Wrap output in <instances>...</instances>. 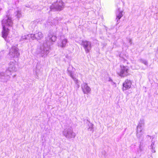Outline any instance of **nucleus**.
Listing matches in <instances>:
<instances>
[{
    "label": "nucleus",
    "instance_id": "dca6fc26",
    "mask_svg": "<svg viewBox=\"0 0 158 158\" xmlns=\"http://www.w3.org/2000/svg\"><path fill=\"white\" fill-rule=\"evenodd\" d=\"M31 34L22 35L20 39V41H22L25 40L29 39L31 38Z\"/></svg>",
    "mask_w": 158,
    "mask_h": 158
},
{
    "label": "nucleus",
    "instance_id": "4468645a",
    "mask_svg": "<svg viewBox=\"0 0 158 158\" xmlns=\"http://www.w3.org/2000/svg\"><path fill=\"white\" fill-rule=\"evenodd\" d=\"M118 12H117L116 14V20H117V24H118L119 23V22H118V20L121 18L123 16V11H120L119 10V9H118Z\"/></svg>",
    "mask_w": 158,
    "mask_h": 158
},
{
    "label": "nucleus",
    "instance_id": "5701e85b",
    "mask_svg": "<svg viewBox=\"0 0 158 158\" xmlns=\"http://www.w3.org/2000/svg\"><path fill=\"white\" fill-rule=\"evenodd\" d=\"M139 61L140 62L143 64L145 65H148V62L146 60L141 59L139 60Z\"/></svg>",
    "mask_w": 158,
    "mask_h": 158
},
{
    "label": "nucleus",
    "instance_id": "f03ea898",
    "mask_svg": "<svg viewBox=\"0 0 158 158\" xmlns=\"http://www.w3.org/2000/svg\"><path fill=\"white\" fill-rule=\"evenodd\" d=\"M50 43L48 44L47 41H45L42 44L40 47L36 50V52L37 54H40L42 57H46L49 53V45Z\"/></svg>",
    "mask_w": 158,
    "mask_h": 158
},
{
    "label": "nucleus",
    "instance_id": "aec40b11",
    "mask_svg": "<svg viewBox=\"0 0 158 158\" xmlns=\"http://www.w3.org/2000/svg\"><path fill=\"white\" fill-rule=\"evenodd\" d=\"M155 148L154 142H152L150 148L151 149V151L152 153H155L156 152Z\"/></svg>",
    "mask_w": 158,
    "mask_h": 158
},
{
    "label": "nucleus",
    "instance_id": "a878e982",
    "mask_svg": "<svg viewBox=\"0 0 158 158\" xmlns=\"http://www.w3.org/2000/svg\"><path fill=\"white\" fill-rule=\"evenodd\" d=\"M1 10V9H0V10Z\"/></svg>",
    "mask_w": 158,
    "mask_h": 158
},
{
    "label": "nucleus",
    "instance_id": "b1692460",
    "mask_svg": "<svg viewBox=\"0 0 158 158\" xmlns=\"http://www.w3.org/2000/svg\"><path fill=\"white\" fill-rule=\"evenodd\" d=\"M58 23V21L56 20H54L53 22L52 23V26L56 25V24Z\"/></svg>",
    "mask_w": 158,
    "mask_h": 158
},
{
    "label": "nucleus",
    "instance_id": "6e6552de",
    "mask_svg": "<svg viewBox=\"0 0 158 158\" xmlns=\"http://www.w3.org/2000/svg\"><path fill=\"white\" fill-rule=\"evenodd\" d=\"M129 68L127 66L121 65L120 70L118 72V74L121 77H124L128 74Z\"/></svg>",
    "mask_w": 158,
    "mask_h": 158
},
{
    "label": "nucleus",
    "instance_id": "9b49d317",
    "mask_svg": "<svg viewBox=\"0 0 158 158\" xmlns=\"http://www.w3.org/2000/svg\"><path fill=\"white\" fill-rule=\"evenodd\" d=\"M131 82L130 80L128 79L126 80L123 84L122 90L124 91L129 89L131 87Z\"/></svg>",
    "mask_w": 158,
    "mask_h": 158
},
{
    "label": "nucleus",
    "instance_id": "9d476101",
    "mask_svg": "<svg viewBox=\"0 0 158 158\" xmlns=\"http://www.w3.org/2000/svg\"><path fill=\"white\" fill-rule=\"evenodd\" d=\"M81 88L84 94H88L90 92L91 90L90 87L85 83H84L81 85Z\"/></svg>",
    "mask_w": 158,
    "mask_h": 158
},
{
    "label": "nucleus",
    "instance_id": "7ed1b4c3",
    "mask_svg": "<svg viewBox=\"0 0 158 158\" xmlns=\"http://www.w3.org/2000/svg\"><path fill=\"white\" fill-rule=\"evenodd\" d=\"M16 62L14 60L11 61L9 64L8 69L6 71V73L7 77H8L11 74V72L16 71Z\"/></svg>",
    "mask_w": 158,
    "mask_h": 158
},
{
    "label": "nucleus",
    "instance_id": "4be33fe9",
    "mask_svg": "<svg viewBox=\"0 0 158 158\" xmlns=\"http://www.w3.org/2000/svg\"><path fill=\"white\" fill-rule=\"evenodd\" d=\"M89 127L88 128V130L89 131H91L92 132L94 131V125L92 123H89L88 125Z\"/></svg>",
    "mask_w": 158,
    "mask_h": 158
},
{
    "label": "nucleus",
    "instance_id": "a211bd4d",
    "mask_svg": "<svg viewBox=\"0 0 158 158\" xmlns=\"http://www.w3.org/2000/svg\"><path fill=\"white\" fill-rule=\"evenodd\" d=\"M144 120L143 119H140L137 127V129H142V127L144 126Z\"/></svg>",
    "mask_w": 158,
    "mask_h": 158
},
{
    "label": "nucleus",
    "instance_id": "f257e3e1",
    "mask_svg": "<svg viewBox=\"0 0 158 158\" xmlns=\"http://www.w3.org/2000/svg\"><path fill=\"white\" fill-rule=\"evenodd\" d=\"M13 23L11 18L8 16H6L2 21L3 30L2 32V37L6 40L9 33V30L7 27H12Z\"/></svg>",
    "mask_w": 158,
    "mask_h": 158
},
{
    "label": "nucleus",
    "instance_id": "2eb2a0df",
    "mask_svg": "<svg viewBox=\"0 0 158 158\" xmlns=\"http://www.w3.org/2000/svg\"><path fill=\"white\" fill-rule=\"evenodd\" d=\"M68 74L74 81L75 83L77 84V85H79L78 84H79V83H78V80L75 78L74 74L72 72L69 71V68L68 69Z\"/></svg>",
    "mask_w": 158,
    "mask_h": 158
},
{
    "label": "nucleus",
    "instance_id": "412c9836",
    "mask_svg": "<svg viewBox=\"0 0 158 158\" xmlns=\"http://www.w3.org/2000/svg\"><path fill=\"white\" fill-rule=\"evenodd\" d=\"M15 15L18 18H19L22 16L21 11L17 10L15 13Z\"/></svg>",
    "mask_w": 158,
    "mask_h": 158
},
{
    "label": "nucleus",
    "instance_id": "20e7f679",
    "mask_svg": "<svg viewBox=\"0 0 158 158\" xmlns=\"http://www.w3.org/2000/svg\"><path fill=\"white\" fill-rule=\"evenodd\" d=\"M19 55V49L15 46H12L10 50L8 56L11 58H15L18 57Z\"/></svg>",
    "mask_w": 158,
    "mask_h": 158
},
{
    "label": "nucleus",
    "instance_id": "39448f33",
    "mask_svg": "<svg viewBox=\"0 0 158 158\" xmlns=\"http://www.w3.org/2000/svg\"><path fill=\"white\" fill-rule=\"evenodd\" d=\"M62 133L66 138L69 139L74 138L76 135L75 133L73 131L71 128H70L64 129Z\"/></svg>",
    "mask_w": 158,
    "mask_h": 158
},
{
    "label": "nucleus",
    "instance_id": "ddd939ff",
    "mask_svg": "<svg viewBox=\"0 0 158 158\" xmlns=\"http://www.w3.org/2000/svg\"><path fill=\"white\" fill-rule=\"evenodd\" d=\"M48 39L49 42H54L56 40V37L53 33H50L48 35Z\"/></svg>",
    "mask_w": 158,
    "mask_h": 158
},
{
    "label": "nucleus",
    "instance_id": "393cba45",
    "mask_svg": "<svg viewBox=\"0 0 158 158\" xmlns=\"http://www.w3.org/2000/svg\"><path fill=\"white\" fill-rule=\"evenodd\" d=\"M131 40L130 39L129 40V42H131Z\"/></svg>",
    "mask_w": 158,
    "mask_h": 158
},
{
    "label": "nucleus",
    "instance_id": "1a4fd4ad",
    "mask_svg": "<svg viewBox=\"0 0 158 158\" xmlns=\"http://www.w3.org/2000/svg\"><path fill=\"white\" fill-rule=\"evenodd\" d=\"M31 38L32 40H39L43 38L44 35L41 31H36L34 34H31Z\"/></svg>",
    "mask_w": 158,
    "mask_h": 158
},
{
    "label": "nucleus",
    "instance_id": "0eeeda50",
    "mask_svg": "<svg viewBox=\"0 0 158 158\" xmlns=\"http://www.w3.org/2000/svg\"><path fill=\"white\" fill-rule=\"evenodd\" d=\"M81 45L83 46L86 53H89L91 49V43L90 41L82 40Z\"/></svg>",
    "mask_w": 158,
    "mask_h": 158
},
{
    "label": "nucleus",
    "instance_id": "423d86ee",
    "mask_svg": "<svg viewBox=\"0 0 158 158\" xmlns=\"http://www.w3.org/2000/svg\"><path fill=\"white\" fill-rule=\"evenodd\" d=\"M64 7V3L62 1H60L54 3L50 6L51 10L55 9L57 10H62Z\"/></svg>",
    "mask_w": 158,
    "mask_h": 158
},
{
    "label": "nucleus",
    "instance_id": "f3484780",
    "mask_svg": "<svg viewBox=\"0 0 158 158\" xmlns=\"http://www.w3.org/2000/svg\"><path fill=\"white\" fill-rule=\"evenodd\" d=\"M142 129H137L136 135L138 138H140L143 135V132Z\"/></svg>",
    "mask_w": 158,
    "mask_h": 158
},
{
    "label": "nucleus",
    "instance_id": "6ab92c4d",
    "mask_svg": "<svg viewBox=\"0 0 158 158\" xmlns=\"http://www.w3.org/2000/svg\"><path fill=\"white\" fill-rule=\"evenodd\" d=\"M5 74L3 72H2L1 73H0V78L3 79V80H4L3 81H6V80H7V79H8V78H10V77H9V76H8V77H7V75L6 74V75L7 76L6 77H7V78L6 79H5Z\"/></svg>",
    "mask_w": 158,
    "mask_h": 158
},
{
    "label": "nucleus",
    "instance_id": "f8f14e48",
    "mask_svg": "<svg viewBox=\"0 0 158 158\" xmlns=\"http://www.w3.org/2000/svg\"><path fill=\"white\" fill-rule=\"evenodd\" d=\"M68 42V40L67 39L64 37L61 38L60 42L58 43V46L62 48L65 47Z\"/></svg>",
    "mask_w": 158,
    "mask_h": 158
}]
</instances>
